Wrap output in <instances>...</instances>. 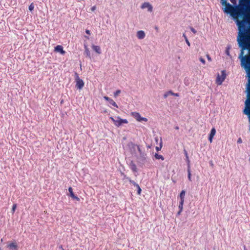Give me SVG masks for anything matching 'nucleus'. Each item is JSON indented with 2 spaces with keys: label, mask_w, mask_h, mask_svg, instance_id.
Listing matches in <instances>:
<instances>
[{
  "label": "nucleus",
  "mask_w": 250,
  "mask_h": 250,
  "mask_svg": "<svg viewBox=\"0 0 250 250\" xmlns=\"http://www.w3.org/2000/svg\"><path fill=\"white\" fill-rule=\"evenodd\" d=\"M224 12L229 13L234 17H243L242 21L237 20L239 36L237 39L239 46L241 48L239 58L241 60V65L245 69V65L250 66V55L244 56V50L250 47V33H249L246 23L250 21V7L246 3H240L237 7H234L229 3L225 5Z\"/></svg>",
  "instance_id": "nucleus-1"
},
{
  "label": "nucleus",
  "mask_w": 250,
  "mask_h": 250,
  "mask_svg": "<svg viewBox=\"0 0 250 250\" xmlns=\"http://www.w3.org/2000/svg\"><path fill=\"white\" fill-rule=\"evenodd\" d=\"M110 119L113 122L115 126L119 127L123 124H127L128 121L126 119H122L119 117H117V119H115L112 117H110Z\"/></svg>",
  "instance_id": "nucleus-2"
},
{
  "label": "nucleus",
  "mask_w": 250,
  "mask_h": 250,
  "mask_svg": "<svg viewBox=\"0 0 250 250\" xmlns=\"http://www.w3.org/2000/svg\"><path fill=\"white\" fill-rule=\"evenodd\" d=\"M75 78L76 83V87L79 89H82L84 84L83 81V80L80 78L79 75L77 73H75Z\"/></svg>",
  "instance_id": "nucleus-3"
},
{
  "label": "nucleus",
  "mask_w": 250,
  "mask_h": 250,
  "mask_svg": "<svg viewBox=\"0 0 250 250\" xmlns=\"http://www.w3.org/2000/svg\"><path fill=\"white\" fill-rule=\"evenodd\" d=\"M226 77V71L225 70H222L221 71V75L219 74L217 75L216 79V83L217 85H220L222 84V83L224 81Z\"/></svg>",
  "instance_id": "nucleus-4"
},
{
  "label": "nucleus",
  "mask_w": 250,
  "mask_h": 250,
  "mask_svg": "<svg viewBox=\"0 0 250 250\" xmlns=\"http://www.w3.org/2000/svg\"><path fill=\"white\" fill-rule=\"evenodd\" d=\"M131 116L134 117L137 121L139 122L145 121L147 122V119L144 117H142L141 115L138 112H132L131 113Z\"/></svg>",
  "instance_id": "nucleus-5"
},
{
  "label": "nucleus",
  "mask_w": 250,
  "mask_h": 250,
  "mask_svg": "<svg viewBox=\"0 0 250 250\" xmlns=\"http://www.w3.org/2000/svg\"><path fill=\"white\" fill-rule=\"evenodd\" d=\"M7 248L11 250H18V246L16 241H13L9 243L7 245Z\"/></svg>",
  "instance_id": "nucleus-6"
},
{
  "label": "nucleus",
  "mask_w": 250,
  "mask_h": 250,
  "mask_svg": "<svg viewBox=\"0 0 250 250\" xmlns=\"http://www.w3.org/2000/svg\"><path fill=\"white\" fill-rule=\"evenodd\" d=\"M54 51L59 52L62 55L65 54V51L63 50V47L61 45H58L54 48Z\"/></svg>",
  "instance_id": "nucleus-7"
},
{
  "label": "nucleus",
  "mask_w": 250,
  "mask_h": 250,
  "mask_svg": "<svg viewBox=\"0 0 250 250\" xmlns=\"http://www.w3.org/2000/svg\"><path fill=\"white\" fill-rule=\"evenodd\" d=\"M141 8L143 9L147 8L149 12H152L153 10V7L152 5L148 2H144L142 5Z\"/></svg>",
  "instance_id": "nucleus-8"
},
{
  "label": "nucleus",
  "mask_w": 250,
  "mask_h": 250,
  "mask_svg": "<svg viewBox=\"0 0 250 250\" xmlns=\"http://www.w3.org/2000/svg\"><path fill=\"white\" fill-rule=\"evenodd\" d=\"M216 133V129L214 127H213L210 131L209 137H208V140L210 143L212 142V139L213 138L214 136L215 135Z\"/></svg>",
  "instance_id": "nucleus-9"
},
{
  "label": "nucleus",
  "mask_w": 250,
  "mask_h": 250,
  "mask_svg": "<svg viewBox=\"0 0 250 250\" xmlns=\"http://www.w3.org/2000/svg\"><path fill=\"white\" fill-rule=\"evenodd\" d=\"M68 191H69V193H70V196H71L73 199H75V200H77V201H80V198H79L78 197L76 196L74 194V192H73V188H72V187H69V188H68Z\"/></svg>",
  "instance_id": "nucleus-10"
},
{
  "label": "nucleus",
  "mask_w": 250,
  "mask_h": 250,
  "mask_svg": "<svg viewBox=\"0 0 250 250\" xmlns=\"http://www.w3.org/2000/svg\"><path fill=\"white\" fill-rule=\"evenodd\" d=\"M145 33L144 31L140 30L137 32V37L139 39L142 40L145 37Z\"/></svg>",
  "instance_id": "nucleus-11"
},
{
  "label": "nucleus",
  "mask_w": 250,
  "mask_h": 250,
  "mask_svg": "<svg viewBox=\"0 0 250 250\" xmlns=\"http://www.w3.org/2000/svg\"><path fill=\"white\" fill-rule=\"evenodd\" d=\"M92 48L97 54H100L101 53V48H100V47L99 46L92 45Z\"/></svg>",
  "instance_id": "nucleus-12"
},
{
  "label": "nucleus",
  "mask_w": 250,
  "mask_h": 250,
  "mask_svg": "<svg viewBox=\"0 0 250 250\" xmlns=\"http://www.w3.org/2000/svg\"><path fill=\"white\" fill-rule=\"evenodd\" d=\"M129 167L130 169L133 171V172H137V168L135 164L133 162H131L129 165Z\"/></svg>",
  "instance_id": "nucleus-13"
},
{
  "label": "nucleus",
  "mask_w": 250,
  "mask_h": 250,
  "mask_svg": "<svg viewBox=\"0 0 250 250\" xmlns=\"http://www.w3.org/2000/svg\"><path fill=\"white\" fill-rule=\"evenodd\" d=\"M124 178L128 180L129 183L131 184H132L134 187H138V184H137L135 182H134L133 180H132L130 178L126 177V175H125Z\"/></svg>",
  "instance_id": "nucleus-14"
},
{
  "label": "nucleus",
  "mask_w": 250,
  "mask_h": 250,
  "mask_svg": "<svg viewBox=\"0 0 250 250\" xmlns=\"http://www.w3.org/2000/svg\"><path fill=\"white\" fill-rule=\"evenodd\" d=\"M184 202L180 201L179 207H178L179 208V210L177 213L178 215H180L181 212L183 210V205H184Z\"/></svg>",
  "instance_id": "nucleus-15"
},
{
  "label": "nucleus",
  "mask_w": 250,
  "mask_h": 250,
  "mask_svg": "<svg viewBox=\"0 0 250 250\" xmlns=\"http://www.w3.org/2000/svg\"><path fill=\"white\" fill-rule=\"evenodd\" d=\"M186 192L185 190H182L180 194V201L184 202V198L185 196Z\"/></svg>",
  "instance_id": "nucleus-16"
},
{
  "label": "nucleus",
  "mask_w": 250,
  "mask_h": 250,
  "mask_svg": "<svg viewBox=\"0 0 250 250\" xmlns=\"http://www.w3.org/2000/svg\"><path fill=\"white\" fill-rule=\"evenodd\" d=\"M84 48H85L84 52H85V54L86 55V56L87 57H88L89 58H90V52L89 49L87 48V47L86 46H85Z\"/></svg>",
  "instance_id": "nucleus-17"
},
{
  "label": "nucleus",
  "mask_w": 250,
  "mask_h": 250,
  "mask_svg": "<svg viewBox=\"0 0 250 250\" xmlns=\"http://www.w3.org/2000/svg\"><path fill=\"white\" fill-rule=\"evenodd\" d=\"M155 157L156 159H158V160H159V159H161L162 160H164V157L162 155H160L157 153H156L155 154Z\"/></svg>",
  "instance_id": "nucleus-18"
},
{
  "label": "nucleus",
  "mask_w": 250,
  "mask_h": 250,
  "mask_svg": "<svg viewBox=\"0 0 250 250\" xmlns=\"http://www.w3.org/2000/svg\"><path fill=\"white\" fill-rule=\"evenodd\" d=\"M108 102L113 106L116 107V108H118V106L117 104L112 99Z\"/></svg>",
  "instance_id": "nucleus-19"
},
{
  "label": "nucleus",
  "mask_w": 250,
  "mask_h": 250,
  "mask_svg": "<svg viewBox=\"0 0 250 250\" xmlns=\"http://www.w3.org/2000/svg\"><path fill=\"white\" fill-rule=\"evenodd\" d=\"M184 152L185 155L186 157V160H187V162L188 163V164H189L190 162V161H189V158L188 156V152L186 149H184Z\"/></svg>",
  "instance_id": "nucleus-20"
},
{
  "label": "nucleus",
  "mask_w": 250,
  "mask_h": 250,
  "mask_svg": "<svg viewBox=\"0 0 250 250\" xmlns=\"http://www.w3.org/2000/svg\"><path fill=\"white\" fill-rule=\"evenodd\" d=\"M188 179L190 181H191V175L189 165H188Z\"/></svg>",
  "instance_id": "nucleus-21"
},
{
  "label": "nucleus",
  "mask_w": 250,
  "mask_h": 250,
  "mask_svg": "<svg viewBox=\"0 0 250 250\" xmlns=\"http://www.w3.org/2000/svg\"><path fill=\"white\" fill-rule=\"evenodd\" d=\"M183 36L184 37L187 44H188V46H189L190 45V42L188 41V40L186 35H185V34L184 33L183 35Z\"/></svg>",
  "instance_id": "nucleus-22"
},
{
  "label": "nucleus",
  "mask_w": 250,
  "mask_h": 250,
  "mask_svg": "<svg viewBox=\"0 0 250 250\" xmlns=\"http://www.w3.org/2000/svg\"><path fill=\"white\" fill-rule=\"evenodd\" d=\"M249 2V0H240V3H246L248 6Z\"/></svg>",
  "instance_id": "nucleus-23"
},
{
  "label": "nucleus",
  "mask_w": 250,
  "mask_h": 250,
  "mask_svg": "<svg viewBox=\"0 0 250 250\" xmlns=\"http://www.w3.org/2000/svg\"><path fill=\"white\" fill-rule=\"evenodd\" d=\"M169 93H170V95L174 96L176 97H178L179 96V93H173L172 91H169Z\"/></svg>",
  "instance_id": "nucleus-24"
},
{
  "label": "nucleus",
  "mask_w": 250,
  "mask_h": 250,
  "mask_svg": "<svg viewBox=\"0 0 250 250\" xmlns=\"http://www.w3.org/2000/svg\"><path fill=\"white\" fill-rule=\"evenodd\" d=\"M34 3L32 2L30 4V5L29 6V10L30 11H33V10L34 9Z\"/></svg>",
  "instance_id": "nucleus-25"
},
{
  "label": "nucleus",
  "mask_w": 250,
  "mask_h": 250,
  "mask_svg": "<svg viewBox=\"0 0 250 250\" xmlns=\"http://www.w3.org/2000/svg\"><path fill=\"white\" fill-rule=\"evenodd\" d=\"M136 187L137 189V194L138 195H140L141 191H142V189H141V188L140 187V186L139 185L138 187Z\"/></svg>",
  "instance_id": "nucleus-26"
},
{
  "label": "nucleus",
  "mask_w": 250,
  "mask_h": 250,
  "mask_svg": "<svg viewBox=\"0 0 250 250\" xmlns=\"http://www.w3.org/2000/svg\"><path fill=\"white\" fill-rule=\"evenodd\" d=\"M121 93L120 90H117L114 93V97H116L119 95V94Z\"/></svg>",
  "instance_id": "nucleus-27"
},
{
  "label": "nucleus",
  "mask_w": 250,
  "mask_h": 250,
  "mask_svg": "<svg viewBox=\"0 0 250 250\" xmlns=\"http://www.w3.org/2000/svg\"><path fill=\"white\" fill-rule=\"evenodd\" d=\"M17 208V205L16 204H14L12 206V212L13 213H14L15 210H16V208Z\"/></svg>",
  "instance_id": "nucleus-28"
},
{
  "label": "nucleus",
  "mask_w": 250,
  "mask_h": 250,
  "mask_svg": "<svg viewBox=\"0 0 250 250\" xmlns=\"http://www.w3.org/2000/svg\"><path fill=\"white\" fill-rule=\"evenodd\" d=\"M221 3L223 5H226L228 3L227 2V0H221Z\"/></svg>",
  "instance_id": "nucleus-29"
},
{
  "label": "nucleus",
  "mask_w": 250,
  "mask_h": 250,
  "mask_svg": "<svg viewBox=\"0 0 250 250\" xmlns=\"http://www.w3.org/2000/svg\"><path fill=\"white\" fill-rule=\"evenodd\" d=\"M169 95H170V93H169V91L168 92H167L166 93H165L164 95V97L165 98H166Z\"/></svg>",
  "instance_id": "nucleus-30"
},
{
  "label": "nucleus",
  "mask_w": 250,
  "mask_h": 250,
  "mask_svg": "<svg viewBox=\"0 0 250 250\" xmlns=\"http://www.w3.org/2000/svg\"><path fill=\"white\" fill-rule=\"evenodd\" d=\"M190 30L194 34H196L197 32L196 30L193 27H190Z\"/></svg>",
  "instance_id": "nucleus-31"
},
{
  "label": "nucleus",
  "mask_w": 250,
  "mask_h": 250,
  "mask_svg": "<svg viewBox=\"0 0 250 250\" xmlns=\"http://www.w3.org/2000/svg\"><path fill=\"white\" fill-rule=\"evenodd\" d=\"M162 144H160V147H158V146L156 147V150H157V151H158L160 150H161V148H162Z\"/></svg>",
  "instance_id": "nucleus-32"
},
{
  "label": "nucleus",
  "mask_w": 250,
  "mask_h": 250,
  "mask_svg": "<svg viewBox=\"0 0 250 250\" xmlns=\"http://www.w3.org/2000/svg\"><path fill=\"white\" fill-rule=\"evenodd\" d=\"M104 99H105L106 101H107L108 102H109L111 99L107 96H104Z\"/></svg>",
  "instance_id": "nucleus-33"
},
{
  "label": "nucleus",
  "mask_w": 250,
  "mask_h": 250,
  "mask_svg": "<svg viewBox=\"0 0 250 250\" xmlns=\"http://www.w3.org/2000/svg\"><path fill=\"white\" fill-rule=\"evenodd\" d=\"M200 61L203 63V64H205V60L202 58H200Z\"/></svg>",
  "instance_id": "nucleus-34"
},
{
  "label": "nucleus",
  "mask_w": 250,
  "mask_h": 250,
  "mask_svg": "<svg viewBox=\"0 0 250 250\" xmlns=\"http://www.w3.org/2000/svg\"><path fill=\"white\" fill-rule=\"evenodd\" d=\"M96 9V6H92L91 8V10L92 11H94Z\"/></svg>",
  "instance_id": "nucleus-35"
},
{
  "label": "nucleus",
  "mask_w": 250,
  "mask_h": 250,
  "mask_svg": "<svg viewBox=\"0 0 250 250\" xmlns=\"http://www.w3.org/2000/svg\"><path fill=\"white\" fill-rule=\"evenodd\" d=\"M242 142V140L241 138H239L237 140V143L240 144Z\"/></svg>",
  "instance_id": "nucleus-36"
},
{
  "label": "nucleus",
  "mask_w": 250,
  "mask_h": 250,
  "mask_svg": "<svg viewBox=\"0 0 250 250\" xmlns=\"http://www.w3.org/2000/svg\"><path fill=\"white\" fill-rule=\"evenodd\" d=\"M207 57L208 60L209 61H211V58L210 57V56L208 55H207Z\"/></svg>",
  "instance_id": "nucleus-37"
},
{
  "label": "nucleus",
  "mask_w": 250,
  "mask_h": 250,
  "mask_svg": "<svg viewBox=\"0 0 250 250\" xmlns=\"http://www.w3.org/2000/svg\"><path fill=\"white\" fill-rule=\"evenodd\" d=\"M85 32H86V33L87 34H88V35L90 34V31L89 30H86Z\"/></svg>",
  "instance_id": "nucleus-38"
},
{
  "label": "nucleus",
  "mask_w": 250,
  "mask_h": 250,
  "mask_svg": "<svg viewBox=\"0 0 250 250\" xmlns=\"http://www.w3.org/2000/svg\"><path fill=\"white\" fill-rule=\"evenodd\" d=\"M136 146L137 147L138 151L141 153V150L140 146Z\"/></svg>",
  "instance_id": "nucleus-39"
},
{
  "label": "nucleus",
  "mask_w": 250,
  "mask_h": 250,
  "mask_svg": "<svg viewBox=\"0 0 250 250\" xmlns=\"http://www.w3.org/2000/svg\"><path fill=\"white\" fill-rule=\"evenodd\" d=\"M131 145H132V146H136V145H135V144H133V143H131Z\"/></svg>",
  "instance_id": "nucleus-40"
},
{
  "label": "nucleus",
  "mask_w": 250,
  "mask_h": 250,
  "mask_svg": "<svg viewBox=\"0 0 250 250\" xmlns=\"http://www.w3.org/2000/svg\"><path fill=\"white\" fill-rule=\"evenodd\" d=\"M226 52H227V54L229 55V51H227Z\"/></svg>",
  "instance_id": "nucleus-41"
},
{
  "label": "nucleus",
  "mask_w": 250,
  "mask_h": 250,
  "mask_svg": "<svg viewBox=\"0 0 250 250\" xmlns=\"http://www.w3.org/2000/svg\"><path fill=\"white\" fill-rule=\"evenodd\" d=\"M176 129H179V127H178V126H177V127H176Z\"/></svg>",
  "instance_id": "nucleus-42"
},
{
  "label": "nucleus",
  "mask_w": 250,
  "mask_h": 250,
  "mask_svg": "<svg viewBox=\"0 0 250 250\" xmlns=\"http://www.w3.org/2000/svg\"><path fill=\"white\" fill-rule=\"evenodd\" d=\"M249 55H250V54H249Z\"/></svg>",
  "instance_id": "nucleus-43"
}]
</instances>
